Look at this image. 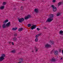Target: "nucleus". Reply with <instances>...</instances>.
Masks as SVG:
<instances>
[{
    "instance_id": "obj_1",
    "label": "nucleus",
    "mask_w": 63,
    "mask_h": 63,
    "mask_svg": "<svg viewBox=\"0 0 63 63\" xmlns=\"http://www.w3.org/2000/svg\"><path fill=\"white\" fill-rule=\"evenodd\" d=\"M49 16H50L49 17V18H48V19L46 21V22H51V21H52V20H53V18H51L53 17V15H50Z\"/></svg>"
},
{
    "instance_id": "obj_2",
    "label": "nucleus",
    "mask_w": 63,
    "mask_h": 63,
    "mask_svg": "<svg viewBox=\"0 0 63 63\" xmlns=\"http://www.w3.org/2000/svg\"><path fill=\"white\" fill-rule=\"evenodd\" d=\"M6 55L4 54H3L1 55V56L0 58V62H1L2 61H3V60L5 59L4 57H5Z\"/></svg>"
},
{
    "instance_id": "obj_3",
    "label": "nucleus",
    "mask_w": 63,
    "mask_h": 63,
    "mask_svg": "<svg viewBox=\"0 0 63 63\" xmlns=\"http://www.w3.org/2000/svg\"><path fill=\"white\" fill-rule=\"evenodd\" d=\"M52 8H53V12H55L57 11V8L55 6H54L53 5L51 6Z\"/></svg>"
},
{
    "instance_id": "obj_4",
    "label": "nucleus",
    "mask_w": 63,
    "mask_h": 63,
    "mask_svg": "<svg viewBox=\"0 0 63 63\" xmlns=\"http://www.w3.org/2000/svg\"><path fill=\"white\" fill-rule=\"evenodd\" d=\"M18 20L19 22L20 23H22L23 21H24V19L23 18H21L20 19H18Z\"/></svg>"
},
{
    "instance_id": "obj_5",
    "label": "nucleus",
    "mask_w": 63,
    "mask_h": 63,
    "mask_svg": "<svg viewBox=\"0 0 63 63\" xmlns=\"http://www.w3.org/2000/svg\"><path fill=\"white\" fill-rule=\"evenodd\" d=\"M31 16L30 15H28L27 16L25 17V19H28L29 18H31Z\"/></svg>"
},
{
    "instance_id": "obj_6",
    "label": "nucleus",
    "mask_w": 63,
    "mask_h": 63,
    "mask_svg": "<svg viewBox=\"0 0 63 63\" xmlns=\"http://www.w3.org/2000/svg\"><path fill=\"white\" fill-rule=\"evenodd\" d=\"M50 61L51 63L54 62H55V61H56V60L54 58H53L50 60Z\"/></svg>"
},
{
    "instance_id": "obj_7",
    "label": "nucleus",
    "mask_w": 63,
    "mask_h": 63,
    "mask_svg": "<svg viewBox=\"0 0 63 63\" xmlns=\"http://www.w3.org/2000/svg\"><path fill=\"white\" fill-rule=\"evenodd\" d=\"M45 47L46 48H48V47H50L51 46L48 44H46L45 45Z\"/></svg>"
},
{
    "instance_id": "obj_8",
    "label": "nucleus",
    "mask_w": 63,
    "mask_h": 63,
    "mask_svg": "<svg viewBox=\"0 0 63 63\" xmlns=\"http://www.w3.org/2000/svg\"><path fill=\"white\" fill-rule=\"evenodd\" d=\"M36 26H37L36 25H33L32 26V27L31 29L33 30V29H35V28H36Z\"/></svg>"
},
{
    "instance_id": "obj_9",
    "label": "nucleus",
    "mask_w": 63,
    "mask_h": 63,
    "mask_svg": "<svg viewBox=\"0 0 63 63\" xmlns=\"http://www.w3.org/2000/svg\"><path fill=\"white\" fill-rule=\"evenodd\" d=\"M34 11L35 13H38L39 12V9L37 8H35Z\"/></svg>"
},
{
    "instance_id": "obj_10",
    "label": "nucleus",
    "mask_w": 63,
    "mask_h": 63,
    "mask_svg": "<svg viewBox=\"0 0 63 63\" xmlns=\"http://www.w3.org/2000/svg\"><path fill=\"white\" fill-rule=\"evenodd\" d=\"M54 53L55 55H57L58 53V51H54Z\"/></svg>"
},
{
    "instance_id": "obj_11",
    "label": "nucleus",
    "mask_w": 63,
    "mask_h": 63,
    "mask_svg": "<svg viewBox=\"0 0 63 63\" xmlns=\"http://www.w3.org/2000/svg\"><path fill=\"white\" fill-rule=\"evenodd\" d=\"M42 35L41 33L38 34L37 35H36L35 36V38H38V37H39V36H40V35Z\"/></svg>"
},
{
    "instance_id": "obj_12",
    "label": "nucleus",
    "mask_w": 63,
    "mask_h": 63,
    "mask_svg": "<svg viewBox=\"0 0 63 63\" xmlns=\"http://www.w3.org/2000/svg\"><path fill=\"white\" fill-rule=\"evenodd\" d=\"M19 62L18 63H21V62H22L23 61V59H20L19 60Z\"/></svg>"
},
{
    "instance_id": "obj_13",
    "label": "nucleus",
    "mask_w": 63,
    "mask_h": 63,
    "mask_svg": "<svg viewBox=\"0 0 63 63\" xmlns=\"http://www.w3.org/2000/svg\"><path fill=\"white\" fill-rule=\"evenodd\" d=\"M6 25H5V24H4L2 25V27L3 28H5L6 27Z\"/></svg>"
},
{
    "instance_id": "obj_14",
    "label": "nucleus",
    "mask_w": 63,
    "mask_h": 63,
    "mask_svg": "<svg viewBox=\"0 0 63 63\" xmlns=\"http://www.w3.org/2000/svg\"><path fill=\"white\" fill-rule=\"evenodd\" d=\"M10 23L11 22H9L8 23H7L6 24V26L7 27H8V26H10Z\"/></svg>"
},
{
    "instance_id": "obj_15",
    "label": "nucleus",
    "mask_w": 63,
    "mask_h": 63,
    "mask_svg": "<svg viewBox=\"0 0 63 63\" xmlns=\"http://www.w3.org/2000/svg\"><path fill=\"white\" fill-rule=\"evenodd\" d=\"M8 21H9V20L8 19H6L5 21H4L3 23H6L7 22H8Z\"/></svg>"
},
{
    "instance_id": "obj_16",
    "label": "nucleus",
    "mask_w": 63,
    "mask_h": 63,
    "mask_svg": "<svg viewBox=\"0 0 63 63\" xmlns=\"http://www.w3.org/2000/svg\"><path fill=\"white\" fill-rule=\"evenodd\" d=\"M23 30V28H21L19 29L18 31H22Z\"/></svg>"
},
{
    "instance_id": "obj_17",
    "label": "nucleus",
    "mask_w": 63,
    "mask_h": 63,
    "mask_svg": "<svg viewBox=\"0 0 63 63\" xmlns=\"http://www.w3.org/2000/svg\"><path fill=\"white\" fill-rule=\"evenodd\" d=\"M38 51V48H35V52H37Z\"/></svg>"
},
{
    "instance_id": "obj_18",
    "label": "nucleus",
    "mask_w": 63,
    "mask_h": 63,
    "mask_svg": "<svg viewBox=\"0 0 63 63\" xmlns=\"http://www.w3.org/2000/svg\"><path fill=\"white\" fill-rule=\"evenodd\" d=\"M4 6H1V7H0V10H2L4 9Z\"/></svg>"
},
{
    "instance_id": "obj_19",
    "label": "nucleus",
    "mask_w": 63,
    "mask_h": 63,
    "mask_svg": "<svg viewBox=\"0 0 63 63\" xmlns=\"http://www.w3.org/2000/svg\"><path fill=\"white\" fill-rule=\"evenodd\" d=\"M13 41H16V40H17V38L16 37H14L13 39Z\"/></svg>"
},
{
    "instance_id": "obj_20",
    "label": "nucleus",
    "mask_w": 63,
    "mask_h": 63,
    "mask_svg": "<svg viewBox=\"0 0 63 63\" xmlns=\"http://www.w3.org/2000/svg\"><path fill=\"white\" fill-rule=\"evenodd\" d=\"M61 15V14L60 13H57V16H60Z\"/></svg>"
},
{
    "instance_id": "obj_21",
    "label": "nucleus",
    "mask_w": 63,
    "mask_h": 63,
    "mask_svg": "<svg viewBox=\"0 0 63 63\" xmlns=\"http://www.w3.org/2000/svg\"><path fill=\"white\" fill-rule=\"evenodd\" d=\"M7 4V3L6 2H3L2 3V4L3 5H5Z\"/></svg>"
},
{
    "instance_id": "obj_22",
    "label": "nucleus",
    "mask_w": 63,
    "mask_h": 63,
    "mask_svg": "<svg viewBox=\"0 0 63 63\" xmlns=\"http://www.w3.org/2000/svg\"><path fill=\"white\" fill-rule=\"evenodd\" d=\"M17 29V28H14L12 29V30H16Z\"/></svg>"
},
{
    "instance_id": "obj_23",
    "label": "nucleus",
    "mask_w": 63,
    "mask_h": 63,
    "mask_svg": "<svg viewBox=\"0 0 63 63\" xmlns=\"http://www.w3.org/2000/svg\"><path fill=\"white\" fill-rule=\"evenodd\" d=\"M35 42H38V38H36L35 40Z\"/></svg>"
},
{
    "instance_id": "obj_24",
    "label": "nucleus",
    "mask_w": 63,
    "mask_h": 63,
    "mask_svg": "<svg viewBox=\"0 0 63 63\" xmlns=\"http://www.w3.org/2000/svg\"><path fill=\"white\" fill-rule=\"evenodd\" d=\"M50 42L51 43V44H52V45H53V44H54V42L53 41H51V40L50 41Z\"/></svg>"
},
{
    "instance_id": "obj_25",
    "label": "nucleus",
    "mask_w": 63,
    "mask_h": 63,
    "mask_svg": "<svg viewBox=\"0 0 63 63\" xmlns=\"http://www.w3.org/2000/svg\"><path fill=\"white\" fill-rule=\"evenodd\" d=\"M63 31H60V34H63Z\"/></svg>"
},
{
    "instance_id": "obj_26",
    "label": "nucleus",
    "mask_w": 63,
    "mask_h": 63,
    "mask_svg": "<svg viewBox=\"0 0 63 63\" xmlns=\"http://www.w3.org/2000/svg\"><path fill=\"white\" fill-rule=\"evenodd\" d=\"M17 33H15L14 34V36H15V37H16V36H17Z\"/></svg>"
},
{
    "instance_id": "obj_27",
    "label": "nucleus",
    "mask_w": 63,
    "mask_h": 63,
    "mask_svg": "<svg viewBox=\"0 0 63 63\" xmlns=\"http://www.w3.org/2000/svg\"><path fill=\"white\" fill-rule=\"evenodd\" d=\"M11 52H12V53H15V52H16V51L15 50H13L11 51Z\"/></svg>"
},
{
    "instance_id": "obj_28",
    "label": "nucleus",
    "mask_w": 63,
    "mask_h": 63,
    "mask_svg": "<svg viewBox=\"0 0 63 63\" xmlns=\"http://www.w3.org/2000/svg\"><path fill=\"white\" fill-rule=\"evenodd\" d=\"M43 29H47V28L46 27L44 26L43 27Z\"/></svg>"
},
{
    "instance_id": "obj_29",
    "label": "nucleus",
    "mask_w": 63,
    "mask_h": 63,
    "mask_svg": "<svg viewBox=\"0 0 63 63\" xmlns=\"http://www.w3.org/2000/svg\"><path fill=\"white\" fill-rule=\"evenodd\" d=\"M31 26V24H29L28 25V27H30Z\"/></svg>"
},
{
    "instance_id": "obj_30",
    "label": "nucleus",
    "mask_w": 63,
    "mask_h": 63,
    "mask_svg": "<svg viewBox=\"0 0 63 63\" xmlns=\"http://www.w3.org/2000/svg\"><path fill=\"white\" fill-rule=\"evenodd\" d=\"M37 31H39V30H40V29H39V28H37Z\"/></svg>"
},
{
    "instance_id": "obj_31",
    "label": "nucleus",
    "mask_w": 63,
    "mask_h": 63,
    "mask_svg": "<svg viewBox=\"0 0 63 63\" xmlns=\"http://www.w3.org/2000/svg\"><path fill=\"white\" fill-rule=\"evenodd\" d=\"M61 51H62V50H61L60 49L59 50V52H61Z\"/></svg>"
},
{
    "instance_id": "obj_32",
    "label": "nucleus",
    "mask_w": 63,
    "mask_h": 63,
    "mask_svg": "<svg viewBox=\"0 0 63 63\" xmlns=\"http://www.w3.org/2000/svg\"><path fill=\"white\" fill-rule=\"evenodd\" d=\"M53 2H55V0H53Z\"/></svg>"
},
{
    "instance_id": "obj_33",
    "label": "nucleus",
    "mask_w": 63,
    "mask_h": 63,
    "mask_svg": "<svg viewBox=\"0 0 63 63\" xmlns=\"http://www.w3.org/2000/svg\"><path fill=\"white\" fill-rule=\"evenodd\" d=\"M12 45H14V42H12Z\"/></svg>"
},
{
    "instance_id": "obj_34",
    "label": "nucleus",
    "mask_w": 63,
    "mask_h": 63,
    "mask_svg": "<svg viewBox=\"0 0 63 63\" xmlns=\"http://www.w3.org/2000/svg\"><path fill=\"white\" fill-rule=\"evenodd\" d=\"M52 52H53V51H52H52L51 52V54L52 53Z\"/></svg>"
},
{
    "instance_id": "obj_35",
    "label": "nucleus",
    "mask_w": 63,
    "mask_h": 63,
    "mask_svg": "<svg viewBox=\"0 0 63 63\" xmlns=\"http://www.w3.org/2000/svg\"><path fill=\"white\" fill-rule=\"evenodd\" d=\"M62 58H61V60H62Z\"/></svg>"
},
{
    "instance_id": "obj_36",
    "label": "nucleus",
    "mask_w": 63,
    "mask_h": 63,
    "mask_svg": "<svg viewBox=\"0 0 63 63\" xmlns=\"http://www.w3.org/2000/svg\"><path fill=\"white\" fill-rule=\"evenodd\" d=\"M34 51H32V52H34Z\"/></svg>"
},
{
    "instance_id": "obj_37",
    "label": "nucleus",
    "mask_w": 63,
    "mask_h": 63,
    "mask_svg": "<svg viewBox=\"0 0 63 63\" xmlns=\"http://www.w3.org/2000/svg\"><path fill=\"white\" fill-rule=\"evenodd\" d=\"M22 1H24L25 0H21Z\"/></svg>"
},
{
    "instance_id": "obj_38",
    "label": "nucleus",
    "mask_w": 63,
    "mask_h": 63,
    "mask_svg": "<svg viewBox=\"0 0 63 63\" xmlns=\"http://www.w3.org/2000/svg\"><path fill=\"white\" fill-rule=\"evenodd\" d=\"M11 43V42H9V43Z\"/></svg>"
},
{
    "instance_id": "obj_39",
    "label": "nucleus",
    "mask_w": 63,
    "mask_h": 63,
    "mask_svg": "<svg viewBox=\"0 0 63 63\" xmlns=\"http://www.w3.org/2000/svg\"><path fill=\"white\" fill-rule=\"evenodd\" d=\"M0 27H1V26H0Z\"/></svg>"
},
{
    "instance_id": "obj_40",
    "label": "nucleus",
    "mask_w": 63,
    "mask_h": 63,
    "mask_svg": "<svg viewBox=\"0 0 63 63\" xmlns=\"http://www.w3.org/2000/svg\"><path fill=\"white\" fill-rule=\"evenodd\" d=\"M21 8H22V7H21Z\"/></svg>"
}]
</instances>
